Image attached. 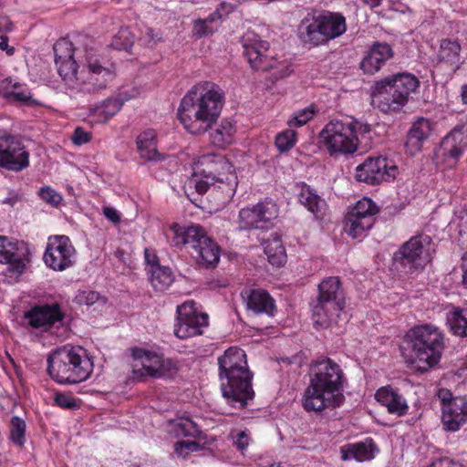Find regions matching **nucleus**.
Masks as SVG:
<instances>
[{
	"label": "nucleus",
	"instance_id": "nucleus-1",
	"mask_svg": "<svg viewBox=\"0 0 467 467\" xmlns=\"http://www.w3.org/2000/svg\"><path fill=\"white\" fill-rule=\"evenodd\" d=\"M57 72L74 93H98L116 78V67L94 53L92 48L73 47L70 42L57 41L54 46Z\"/></svg>",
	"mask_w": 467,
	"mask_h": 467
},
{
	"label": "nucleus",
	"instance_id": "nucleus-2",
	"mask_svg": "<svg viewBox=\"0 0 467 467\" xmlns=\"http://www.w3.org/2000/svg\"><path fill=\"white\" fill-rule=\"evenodd\" d=\"M224 104L222 88L209 81L193 86L182 99L178 118L192 134H201L212 129Z\"/></svg>",
	"mask_w": 467,
	"mask_h": 467
},
{
	"label": "nucleus",
	"instance_id": "nucleus-3",
	"mask_svg": "<svg viewBox=\"0 0 467 467\" xmlns=\"http://www.w3.org/2000/svg\"><path fill=\"white\" fill-rule=\"evenodd\" d=\"M344 381V372L337 362L329 358L314 361L309 370V385L302 400L303 408L319 412L340 406L345 399Z\"/></svg>",
	"mask_w": 467,
	"mask_h": 467
},
{
	"label": "nucleus",
	"instance_id": "nucleus-4",
	"mask_svg": "<svg viewBox=\"0 0 467 467\" xmlns=\"http://www.w3.org/2000/svg\"><path fill=\"white\" fill-rule=\"evenodd\" d=\"M218 366L223 396L234 407L244 409L254 396L245 352L231 347L218 358Z\"/></svg>",
	"mask_w": 467,
	"mask_h": 467
},
{
	"label": "nucleus",
	"instance_id": "nucleus-5",
	"mask_svg": "<svg viewBox=\"0 0 467 467\" xmlns=\"http://www.w3.org/2000/svg\"><path fill=\"white\" fill-rule=\"evenodd\" d=\"M410 349L406 362L418 371L425 372L441 360L444 348L443 335L432 325L416 326L406 335Z\"/></svg>",
	"mask_w": 467,
	"mask_h": 467
},
{
	"label": "nucleus",
	"instance_id": "nucleus-6",
	"mask_svg": "<svg viewBox=\"0 0 467 467\" xmlns=\"http://www.w3.org/2000/svg\"><path fill=\"white\" fill-rule=\"evenodd\" d=\"M47 371L59 384H77L89 378L93 361L84 348L67 345L49 354Z\"/></svg>",
	"mask_w": 467,
	"mask_h": 467
},
{
	"label": "nucleus",
	"instance_id": "nucleus-7",
	"mask_svg": "<svg viewBox=\"0 0 467 467\" xmlns=\"http://www.w3.org/2000/svg\"><path fill=\"white\" fill-rule=\"evenodd\" d=\"M368 130V125L352 118L332 119L322 129L319 138L331 156L353 154L358 148V132Z\"/></svg>",
	"mask_w": 467,
	"mask_h": 467
},
{
	"label": "nucleus",
	"instance_id": "nucleus-8",
	"mask_svg": "<svg viewBox=\"0 0 467 467\" xmlns=\"http://www.w3.org/2000/svg\"><path fill=\"white\" fill-rule=\"evenodd\" d=\"M242 44L244 56L252 68L270 72L274 80L285 78L292 72L290 64L269 54V43L254 32H246L242 37Z\"/></svg>",
	"mask_w": 467,
	"mask_h": 467
},
{
	"label": "nucleus",
	"instance_id": "nucleus-9",
	"mask_svg": "<svg viewBox=\"0 0 467 467\" xmlns=\"http://www.w3.org/2000/svg\"><path fill=\"white\" fill-rule=\"evenodd\" d=\"M344 307L341 284L338 277L331 276L318 285V296L312 307L315 324L327 327L336 324Z\"/></svg>",
	"mask_w": 467,
	"mask_h": 467
},
{
	"label": "nucleus",
	"instance_id": "nucleus-10",
	"mask_svg": "<svg viewBox=\"0 0 467 467\" xmlns=\"http://www.w3.org/2000/svg\"><path fill=\"white\" fill-rule=\"evenodd\" d=\"M346 29V20L341 14L326 12L312 19H304L299 34L304 42L317 46L341 36Z\"/></svg>",
	"mask_w": 467,
	"mask_h": 467
},
{
	"label": "nucleus",
	"instance_id": "nucleus-11",
	"mask_svg": "<svg viewBox=\"0 0 467 467\" xmlns=\"http://www.w3.org/2000/svg\"><path fill=\"white\" fill-rule=\"evenodd\" d=\"M134 363L132 365L133 378L140 379L145 376L151 378H172L178 372L177 364L171 358L142 348L132 350Z\"/></svg>",
	"mask_w": 467,
	"mask_h": 467
},
{
	"label": "nucleus",
	"instance_id": "nucleus-12",
	"mask_svg": "<svg viewBox=\"0 0 467 467\" xmlns=\"http://www.w3.org/2000/svg\"><path fill=\"white\" fill-rule=\"evenodd\" d=\"M431 240L428 235L420 234L411 237L395 253L396 264L410 274L421 271L431 261Z\"/></svg>",
	"mask_w": 467,
	"mask_h": 467
},
{
	"label": "nucleus",
	"instance_id": "nucleus-13",
	"mask_svg": "<svg viewBox=\"0 0 467 467\" xmlns=\"http://www.w3.org/2000/svg\"><path fill=\"white\" fill-rule=\"evenodd\" d=\"M379 212L377 205L369 198L359 200L345 218V232L353 239L362 238L375 223Z\"/></svg>",
	"mask_w": 467,
	"mask_h": 467
},
{
	"label": "nucleus",
	"instance_id": "nucleus-14",
	"mask_svg": "<svg viewBox=\"0 0 467 467\" xmlns=\"http://www.w3.org/2000/svg\"><path fill=\"white\" fill-rule=\"evenodd\" d=\"M194 302L189 301L177 307V322L174 335L182 339L202 334V328L208 325V316L198 312Z\"/></svg>",
	"mask_w": 467,
	"mask_h": 467
},
{
	"label": "nucleus",
	"instance_id": "nucleus-15",
	"mask_svg": "<svg viewBox=\"0 0 467 467\" xmlns=\"http://www.w3.org/2000/svg\"><path fill=\"white\" fill-rule=\"evenodd\" d=\"M278 216L277 205L272 201H264L252 207L240 210L238 216L239 230L263 229Z\"/></svg>",
	"mask_w": 467,
	"mask_h": 467
},
{
	"label": "nucleus",
	"instance_id": "nucleus-16",
	"mask_svg": "<svg viewBox=\"0 0 467 467\" xmlns=\"http://www.w3.org/2000/svg\"><path fill=\"white\" fill-rule=\"evenodd\" d=\"M75 248L66 235L50 237L44 254L46 265L55 270L63 271L73 265Z\"/></svg>",
	"mask_w": 467,
	"mask_h": 467
},
{
	"label": "nucleus",
	"instance_id": "nucleus-17",
	"mask_svg": "<svg viewBox=\"0 0 467 467\" xmlns=\"http://www.w3.org/2000/svg\"><path fill=\"white\" fill-rule=\"evenodd\" d=\"M397 171V166L389 164L386 158L368 157L356 168L355 178L358 182L375 185L394 179Z\"/></svg>",
	"mask_w": 467,
	"mask_h": 467
},
{
	"label": "nucleus",
	"instance_id": "nucleus-18",
	"mask_svg": "<svg viewBox=\"0 0 467 467\" xmlns=\"http://www.w3.org/2000/svg\"><path fill=\"white\" fill-rule=\"evenodd\" d=\"M202 166H206L207 169H202L200 171L202 178L194 176L187 182V187L192 189L194 188L196 192L203 194L208 191L214 192L216 186L214 185L215 181L220 180V170L227 165V162L222 155H203L199 161Z\"/></svg>",
	"mask_w": 467,
	"mask_h": 467
},
{
	"label": "nucleus",
	"instance_id": "nucleus-19",
	"mask_svg": "<svg viewBox=\"0 0 467 467\" xmlns=\"http://www.w3.org/2000/svg\"><path fill=\"white\" fill-rule=\"evenodd\" d=\"M29 165V153L15 136L0 138V166L13 171H20Z\"/></svg>",
	"mask_w": 467,
	"mask_h": 467
},
{
	"label": "nucleus",
	"instance_id": "nucleus-20",
	"mask_svg": "<svg viewBox=\"0 0 467 467\" xmlns=\"http://www.w3.org/2000/svg\"><path fill=\"white\" fill-rule=\"evenodd\" d=\"M64 317L57 303L35 306L25 314V318L32 327L44 331L58 327L63 322Z\"/></svg>",
	"mask_w": 467,
	"mask_h": 467
},
{
	"label": "nucleus",
	"instance_id": "nucleus-21",
	"mask_svg": "<svg viewBox=\"0 0 467 467\" xmlns=\"http://www.w3.org/2000/svg\"><path fill=\"white\" fill-rule=\"evenodd\" d=\"M371 97L372 104L384 113L399 111L406 105L397 89L385 78L376 83Z\"/></svg>",
	"mask_w": 467,
	"mask_h": 467
},
{
	"label": "nucleus",
	"instance_id": "nucleus-22",
	"mask_svg": "<svg viewBox=\"0 0 467 467\" xmlns=\"http://www.w3.org/2000/svg\"><path fill=\"white\" fill-rule=\"evenodd\" d=\"M26 250L23 243L11 242L0 236V263L8 265V270L21 275L26 267Z\"/></svg>",
	"mask_w": 467,
	"mask_h": 467
},
{
	"label": "nucleus",
	"instance_id": "nucleus-23",
	"mask_svg": "<svg viewBox=\"0 0 467 467\" xmlns=\"http://www.w3.org/2000/svg\"><path fill=\"white\" fill-rule=\"evenodd\" d=\"M170 231L172 234L171 243L173 246H185L193 250L200 246L202 239L208 236L200 225L182 227L178 223H173L171 225Z\"/></svg>",
	"mask_w": 467,
	"mask_h": 467
},
{
	"label": "nucleus",
	"instance_id": "nucleus-24",
	"mask_svg": "<svg viewBox=\"0 0 467 467\" xmlns=\"http://www.w3.org/2000/svg\"><path fill=\"white\" fill-rule=\"evenodd\" d=\"M441 422L447 431H459L467 422V400L456 397L452 403L445 405L441 410Z\"/></svg>",
	"mask_w": 467,
	"mask_h": 467
},
{
	"label": "nucleus",
	"instance_id": "nucleus-25",
	"mask_svg": "<svg viewBox=\"0 0 467 467\" xmlns=\"http://www.w3.org/2000/svg\"><path fill=\"white\" fill-rule=\"evenodd\" d=\"M467 149V126H456L441 142V154L456 161Z\"/></svg>",
	"mask_w": 467,
	"mask_h": 467
},
{
	"label": "nucleus",
	"instance_id": "nucleus-26",
	"mask_svg": "<svg viewBox=\"0 0 467 467\" xmlns=\"http://www.w3.org/2000/svg\"><path fill=\"white\" fill-rule=\"evenodd\" d=\"M393 50L387 43L376 42L369 48L360 62V68L365 74H374L393 57Z\"/></svg>",
	"mask_w": 467,
	"mask_h": 467
},
{
	"label": "nucleus",
	"instance_id": "nucleus-27",
	"mask_svg": "<svg viewBox=\"0 0 467 467\" xmlns=\"http://www.w3.org/2000/svg\"><path fill=\"white\" fill-rule=\"evenodd\" d=\"M375 399L381 405L386 407L390 414L402 417L408 413V402L397 389H393L389 386L382 387L377 390Z\"/></svg>",
	"mask_w": 467,
	"mask_h": 467
},
{
	"label": "nucleus",
	"instance_id": "nucleus-28",
	"mask_svg": "<svg viewBox=\"0 0 467 467\" xmlns=\"http://www.w3.org/2000/svg\"><path fill=\"white\" fill-rule=\"evenodd\" d=\"M242 296L246 303L247 309L254 314H266L273 316L275 311V304L268 292L263 289H246L242 292Z\"/></svg>",
	"mask_w": 467,
	"mask_h": 467
},
{
	"label": "nucleus",
	"instance_id": "nucleus-29",
	"mask_svg": "<svg viewBox=\"0 0 467 467\" xmlns=\"http://www.w3.org/2000/svg\"><path fill=\"white\" fill-rule=\"evenodd\" d=\"M431 122L425 118H419L408 131L405 147L410 155L420 151L423 142L431 133Z\"/></svg>",
	"mask_w": 467,
	"mask_h": 467
},
{
	"label": "nucleus",
	"instance_id": "nucleus-30",
	"mask_svg": "<svg viewBox=\"0 0 467 467\" xmlns=\"http://www.w3.org/2000/svg\"><path fill=\"white\" fill-rule=\"evenodd\" d=\"M376 446L371 440L364 442L347 444L340 448L342 461L356 460L358 462L368 461L374 458Z\"/></svg>",
	"mask_w": 467,
	"mask_h": 467
},
{
	"label": "nucleus",
	"instance_id": "nucleus-31",
	"mask_svg": "<svg viewBox=\"0 0 467 467\" xmlns=\"http://www.w3.org/2000/svg\"><path fill=\"white\" fill-rule=\"evenodd\" d=\"M193 256L197 263L205 267H215L220 259L218 245L209 237L202 239L200 246L194 250Z\"/></svg>",
	"mask_w": 467,
	"mask_h": 467
},
{
	"label": "nucleus",
	"instance_id": "nucleus-32",
	"mask_svg": "<svg viewBox=\"0 0 467 467\" xmlns=\"http://www.w3.org/2000/svg\"><path fill=\"white\" fill-rule=\"evenodd\" d=\"M137 148L140 157L148 161H159L163 159L157 150L156 132L148 130L137 138Z\"/></svg>",
	"mask_w": 467,
	"mask_h": 467
},
{
	"label": "nucleus",
	"instance_id": "nucleus-33",
	"mask_svg": "<svg viewBox=\"0 0 467 467\" xmlns=\"http://www.w3.org/2000/svg\"><path fill=\"white\" fill-rule=\"evenodd\" d=\"M385 79L397 89L399 95L407 103L411 93L415 92L420 86L419 79L410 73H397Z\"/></svg>",
	"mask_w": 467,
	"mask_h": 467
},
{
	"label": "nucleus",
	"instance_id": "nucleus-34",
	"mask_svg": "<svg viewBox=\"0 0 467 467\" xmlns=\"http://www.w3.org/2000/svg\"><path fill=\"white\" fill-rule=\"evenodd\" d=\"M235 132L234 123L228 119H223L211 130V143L218 149H225L234 142Z\"/></svg>",
	"mask_w": 467,
	"mask_h": 467
},
{
	"label": "nucleus",
	"instance_id": "nucleus-35",
	"mask_svg": "<svg viewBox=\"0 0 467 467\" xmlns=\"http://www.w3.org/2000/svg\"><path fill=\"white\" fill-rule=\"evenodd\" d=\"M299 202L310 212L316 218L322 219L326 213V202L309 186H303L299 195Z\"/></svg>",
	"mask_w": 467,
	"mask_h": 467
},
{
	"label": "nucleus",
	"instance_id": "nucleus-36",
	"mask_svg": "<svg viewBox=\"0 0 467 467\" xmlns=\"http://www.w3.org/2000/svg\"><path fill=\"white\" fill-rule=\"evenodd\" d=\"M123 102L117 98H108L100 105L90 109L89 116L95 121L106 123L111 117L116 115L122 108Z\"/></svg>",
	"mask_w": 467,
	"mask_h": 467
},
{
	"label": "nucleus",
	"instance_id": "nucleus-37",
	"mask_svg": "<svg viewBox=\"0 0 467 467\" xmlns=\"http://www.w3.org/2000/svg\"><path fill=\"white\" fill-rule=\"evenodd\" d=\"M461 45L457 40L449 38L442 39L438 52L439 61L450 66H454L455 68H458L461 57Z\"/></svg>",
	"mask_w": 467,
	"mask_h": 467
},
{
	"label": "nucleus",
	"instance_id": "nucleus-38",
	"mask_svg": "<svg viewBox=\"0 0 467 467\" xmlns=\"http://www.w3.org/2000/svg\"><path fill=\"white\" fill-rule=\"evenodd\" d=\"M148 273L150 282L157 291L166 290L173 282V275L169 267L153 264L151 268L148 269Z\"/></svg>",
	"mask_w": 467,
	"mask_h": 467
},
{
	"label": "nucleus",
	"instance_id": "nucleus-39",
	"mask_svg": "<svg viewBox=\"0 0 467 467\" xmlns=\"http://www.w3.org/2000/svg\"><path fill=\"white\" fill-rule=\"evenodd\" d=\"M265 253L269 263L275 266H281L285 263L286 254L279 236L274 235L265 241Z\"/></svg>",
	"mask_w": 467,
	"mask_h": 467
},
{
	"label": "nucleus",
	"instance_id": "nucleus-40",
	"mask_svg": "<svg viewBox=\"0 0 467 467\" xmlns=\"http://www.w3.org/2000/svg\"><path fill=\"white\" fill-rule=\"evenodd\" d=\"M451 331L460 337H467V308L451 312L447 317Z\"/></svg>",
	"mask_w": 467,
	"mask_h": 467
},
{
	"label": "nucleus",
	"instance_id": "nucleus-41",
	"mask_svg": "<svg viewBox=\"0 0 467 467\" xmlns=\"http://www.w3.org/2000/svg\"><path fill=\"white\" fill-rule=\"evenodd\" d=\"M172 431L176 435L196 438L201 434L198 425L188 418H182L171 423Z\"/></svg>",
	"mask_w": 467,
	"mask_h": 467
},
{
	"label": "nucleus",
	"instance_id": "nucleus-42",
	"mask_svg": "<svg viewBox=\"0 0 467 467\" xmlns=\"http://www.w3.org/2000/svg\"><path fill=\"white\" fill-rule=\"evenodd\" d=\"M134 43V36L129 27H120L114 36L111 46L118 50H128Z\"/></svg>",
	"mask_w": 467,
	"mask_h": 467
},
{
	"label": "nucleus",
	"instance_id": "nucleus-43",
	"mask_svg": "<svg viewBox=\"0 0 467 467\" xmlns=\"http://www.w3.org/2000/svg\"><path fill=\"white\" fill-rule=\"evenodd\" d=\"M316 109L314 106H308L305 109L296 111L287 121L291 128H299L306 124L315 115Z\"/></svg>",
	"mask_w": 467,
	"mask_h": 467
},
{
	"label": "nucleus",
	"instance_id": "nucleus-44",
	"mask_svg": "<svg viewBox=\"0 0 467 467\" xmlns=\"http://www.w3.org/2000/svg\"><path fill=\"white\" fill-rule=\"evenodd\" d=\"M25 421L16 416L13 417L11 420L10 439L20 447L25 443Z\"/></svg>",
	"mask_w": 467,
	"mask_h": 467
},
{
	"label": "nucleus",
	"instance_id": "nucleus-45",
	"mask_svg": "<svg viewBox=\"0 0 467 467\" xmlns=\"http://www.w3.org/2000/svg\"><path fill=\"white\" fill-rule=\"evenodd\" d=\"M296 141V132L294 130H285L275 138V145L280 152L288 151Z\"/></svg>",
	"mask_w": 467,
	"mask_h": 467
},
{
	"label": "nucleus",
	"instance_id": "nucleus-46",
	"mask_svg": "<svg viewBox=\"0 0 467 467\" xmlns=\"http://www.w3.org/2000/svg\"><path fill=\"white\" fill-rule=\"evenodd\" d=\"M216 16H219V13L217 11L206 19L195 20L193 25V34L198 37H202L212 33L213 29L210 27V24L215 20Z\"/></svg>",
	"mask_w": 467,
	"mask_h": 467
},
{
	"label": "nucleus",
	"instance_id": "nucleus-47",
	"mask_svg": "<svg viewBox=\"0 0 467 467\" xmlns=\"http://www.w3.org/2000/svg\"><path fill=\"white\" fill-rule=\"evenodd\" d=\"M39 196L45 202L52 206H57L63 200L61 194L49 186L42 187L39 190Z\"/></svg>",
	"mask_w": 467,
	"mask_h": 467
},
{
	"label": "nucleus",
	"instance_id": "nucleus-48",
	"mask_svg": "<svg viewBox=\"0 0 467 467\" xmlns=\"http://www.w3.org/2000/svg\"><path fill=\"white\" fill-rule=\"evenodd\" d=\"M21 88L18 82L11 78H5L0 81V95L5 99H11L16 89Z\"/></svg>",
	"mask_w": 467,
	"mask_h": 467
},
{
	"label": "nucleus",
	"instance_id": "nucleus-49",
	"mask_svg": "<svg viewBox=\"0 0 467 467\" xmlns=\"http://www.w3.org/2000/svg\"><path fill=\"white\" fill-rule=\"evenodd\" d=\"M161 34L154 32V30L150 27H146L140 40L142 42L143 45L149 47H152L155 45H157V43L161 41Z\"/></svg>",
	"mask_w": 467,
	"mask_h": 467
},
{
	"label": "nucleus",
	"instance_id": "nucleus-50",
	"mask_svg": "<svg viewBox=\"0 0 467 467\" xmlns=\"http://www.w3.org/2000/svg\"><path fill=\"white\" fill-rule=\"evenodd\" d=\"M55 402L63 409L74 410L78 408L76 400L71 395L66 393H57L55 395Z\"/></svg>",
	"mask_w": 467,
	"mask_h": 467
},
{
	"label": "nucleus",
	"instance_id": "nucleus-51",
	"mask_svg": "<svg viewBox=\"0 0 467 467\" xmlns=\"http://www.w3.org/2000/svg\"><path fill=\"white\" fill-rule=\"evenodd\" d=\"M200 448V445L196 441H177L174 445V451L179 455L185 457L188 451H195Z\"/></svg>",
	"mask_w": 467,
	"mask_h": 467
},
{
	"label": "nucleus",
	"instance_id": "nucleus-52",
	"mask_svg": "<svg viewBox=\"0 0 467 467\" xmlns=\"http://www.w3.org/2000/svg\"><path fill=\"white\" fill-rule=\"evenodd\" d=\"M76 298L80 305L92 306L99 299V294L91 290L82 291Z\"/></svg>",
	"mask_w": 467,
	"mask_h": 467
},
{
	"label": "nucleus",
	"instance_id": "nucleus-53",
	"mask_svg": "<svg viewBox=\"0 0 467 467\" xmlns=\"http://www.w3.org/2000/svg\"><path fill=\"white\" fill-rule=\"evenodd\" d=\"M11 99H13L16 101L21 102L25 105L36 104V101L35 99H33L30 92L27 89L23 88L22 87L15 90Z\"/></svg>",
	"mask_w": 467,
	"mask_h": 467
},
{
	"label": "nucleus",
	"instance_id": "nucleus-54",
	"mask_svg": "<svg viewBox=\"0 0 467 467\" xmlns=\"http://www.w3.org/2000/svg\"><path fill=\"white\" fill-rule=\"evenodd\" d=\"M91 139V134L81 127H77L72 135V141L76 145H83L88 143Z\"/></svg>",
	"mask_w": 467,
	"mask_h": 467
},
{
	"label": "nucleus",
	"instance_id": "nucleus-55",
	"mask_svg": "<svg viewBox=\"0 0 467 467\" xmlns=\"http://www.w3.org/2000/svg\"><path fill=\"white\" fill-rule=\"evenodd\" d=\"M233 439L234 445L240 451L245 450L249 445L250 438L244 431H237V433L233 436Z\"/></svg>",
	"mask_w": 467,
	"mask_h": 467
},
{
	"label": "nucleus",
	"instance_id": "nucleus-56",
	"mask_svg": "<svg viewBox=\"0 0 467 467\" xmlns=\"http://www.w3.org/2000/svg\"><path fill=\"white\" fill-rule=\"evenodd\" d=\"M437 397L441 401V410L445 405L452 403L456 398L452 396L451 391L448 389H440L437 391Z\"/></svg>",
	"mask_w": 467,
	"mask_h": 467
},
{
	"label": "nucleus",
	"instance_id": "nucleus-57",
	"mask_svg": "<svg viewBox=\"0 0 467 467\" xmlns=\"http://www.w3.org/2000/svg\"><path fill=\"white\" fill-rule=\"evenodd\" d=\"M430 467H463L461 463L450 458L439 459L431 463Z\"/></svg>",
	"mask_w": 467,
	"mask_h": 467
},
{
	"label": "nucleus",
	"instance_id": "nucleus-58",
	"mask_svg": "<svg viewBox=\"0 0 467 467\" xmlns=\"http://www.w3.org/2000/svg\"><path fill=\"white\" fill-rule=\"evenodd\" d=\"M103 214L104 216L113 223H118L120 222V216L118 213V211L111 207H105L103 209Z\"/></svg>",
	"mask_w": 467,
	"mask_h": 467
},
{
	"label": "nucleus",
	"instance_id": "nucleus-59",
	"mask_svg": "<svg viewBox=\"0 0 467 467\" xmlns=\"http://www.w3.org/2000/svg\"><path fill=\"white\" fill-rule=\"evenodd\" d=\"M0 49L2 51H5L7 55L11 56L15 53V47L8 46V37L6 35H2L0 36Z\"/></svg>",
	"mask_w": 467,
	"mask_h": 467
},
{
	"label": "nucleus",
	"instance_id": "nucleus-60",
	"mask_svg": "<svg viewBox=\"0 0 467 467\" xmlns=\"http://www.w3.org/2000/svg\"><path fill=\"white\" fill-rule=\"evenodd\" d=\"M12 30V22L7 16H0V33H6Z\"/></svg>",
	"mask_w": 467,
	"mask_h": 467
},
{
	"label": "nucleus",
	"instance_id": "nucleus-61",
	"mask_svg": "<svg viewBox=\"0 0 467 467\" xmlns=\"http://www.w3.org/2000/svg\"><path fill=\"white\" fill-rule=\"evenodd\" d=\"M145 259L149 265V269L151 268L152 265H159L158 257L155 254H151L148 249L144 252Z\"/></svg>",
	"mask_w": 467,
	"mask_h": 467
},
{
	"label": "nucleus",
	"instance_id": "nucleus-62",
	"mask_svg": "<svg viewBox=\"0 0 467 467\" xmlns=\"http://www.w3.org/2000/svg\"><path fill=\"white\" fill-rule=\"evenodd\" d=\"M462 281L467 285V252L462 257Z\"/></svg>",
	"mask_w": 467,
	"mask_h": 467
},
{
	"label": "nucleus",
	"instance_id": "nucleus-63",
	"mask_svg": "<svg viewBox=\"0 0 467 467\" xmlns=\"http://www.w3.org/2000/svg\"><path fill=\"white\" fill-rule=\"evenodd\" d=\"M363 2L369 7L373 8L379 6L382 0H363Z\"/></svg>",
	"mask_w": 467,
	"mask_h": 467
},
{
	"label": "nucleus",
	"instance_id": "nucleus-64",
	"mask_svg": "<svg viewBox=\"0 0 467 467\" xmlns=\"http://www.w3.org/2000/svg\"><path fill=\"white\" fill-rule=\"evenodd\" d=\"M462 98L465 104H467V85L462 88Z\"/></svg>",
	"mask_w": 467,
	"mask_h": 467
}]
</instances>
